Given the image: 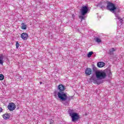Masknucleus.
I'll return each mask as SVG.
<instances>
[{
    "mask_svg": "<svg viewBox=\"0 0 124 124\" xmlns=\"http://www.w3.org/2000/svg\"><path fill=\"white\" fill-rule=\"evenodd\" d=\"M58 89L60 91L57 93L59 98L62 101H65L68 98V94L63 92L65 90V86L62 84H60L58 86Z\"/></svg>",
    "mask_w": 124,
    "mask_h": 124,
    "instance_id": "1",
    "label": "nucleus"
},
{
    "mask_svg": "<svg viewBox=\"0 0 124 124\" xmlns=\"http://www.w3.org/2000/svg\"><path fill=\"white\" fill-rule=\"evenodd\" d=\"M107 8L108 10H109V11H110V12H112V13H114V14H115L116 17V19L120 20V22L121 23L122 22H123V19L121 18L118 15H117V12H118V13L120 12V9L117 8L115 6V4H114L113 3L108 2V5L107 6Z\"/></svg>",
    "mask_w": 124,
    "mask_h": 124,
    "instance_id": "2",
    "label": "nucleus"
},
{
    "mask_svg": "<svg viewBox=\"0 0 124 124\" xmlns=\"http://www.w3.org/2000/svg\"><path fill=\"white\" fill-rule=\"evenodd\" d=\"M69 113L71 118H72V122H75L76 121H78V120H79V115H78V113H75V112H74V110L69 109Z\"/></svg>",
    "mask_w": 124,
    "mask_h": 124,
    "instance_id": "3",
    "label": "nucleus"
},
{
    "mask_svg": "<svg viewBox=\"0 0 124 124\" xmlns=\"http://www.w3.org/2000/svg\"><path fill=\"white\" fill-rule=\"evenodd\" d=\"M88 11H89V8L86 6H83L80 9V13L82 16H79V18L81 21L85 19V15L88 13Z\"/></svg>",
    "mask_w": 124,
    "mask_h": 124,
    "instance_id": "4",
    "label": "nucleus"
},
{
    "mask_svg": "<svg viewBox=\"0 0 124 124\" xmlns=\"http://www.w3.org/2000/svg\"><path fill=\"white\" fill-rule=\"evenodd\" d=\"M95 76L97 79H104L106 77V73L103 71H96Z\"/></svg>",
    "mask_w": 124,
    "mask_h": 124,
    "instance_id": "5",
    "label": "nucleus"
},
{
    "mask_svg": "<svg viewBox=\"0 0 124 124\" xmlns=\"http://www.w3.org/2000/svg\"><path fill=\"white\" fill-rule=\"evenodd\" d=\"M7 108L10 111H14L16 109V105L14 103H10L7 106Z\"/></svg>",
    "mask_w": 124,
    "mask_h": 124,
    "instance_id": "6",
    "label": "nucleus"
},
{
    "mask_svg": "<svg viewBox=\"0 0 124 124\" xmlns=\"http://www.w3.org/2000/svg\"><path fill=\"white\" fill-rule=\"evenodd\" d=\"M29 37V35L26 32H23L21 34V38H22L23 40H27Z\"/></svg>",
    "mask_w": 124,
    "mask_h": 124,
    "instance_id": "7",
    "label": "nucleus"
},
{
    "mask_svg": "<svg viewBox=\"0 0 124 124\" xmlns=\"http://www.w3.org/2000/svg\"><path fill=\"white\" fill-rule=\"evenodd\" d=\"M92 72H93L92 69L90 68H87L85 70V74L87 75V76H89V75H91V74H92Z\"/></svg>",
    "mask_w": 124,
    "mask_h": 124,
    "instance_id": "8",
    "label": "nucleus"
},
{
    "mask_svg": "<svg viewBox=\"0 0 124 124\" xmlns=\"http://www.w3.org/2000/svg\"><path fill=\"white\" fill-rule=\"evenodd\" d=\"M3 59H4V55L3 54L0 55V64H3Z\"/></svg>",
    "mask_w": 124,
    "mask_h": 124,
    "instance_id": "9",
    "label": "nucleus"
},
{
    "mask_svg": "<svg viewBox=\"0 0 124 124\" xmlns=\"http://www.w3.org/2000/svg\"><path fill=\"white\" fill-rule=\"evenodd\" d=\"M98 67H103L105 65V63L103 62H99L97 64Z\"/></svg>",
    "mask_w": 124,
    "mask_h": 124,
    "instance_id": "10",
    "label": "nucleus"
},
{
    "mask_svg": "<svg viewBox=\"0 0 124 124\" xmlns=\"http://www.w3.org/2000/svg\"><path fill=\"white\" fill-rule=\"evenodd\" d=\"M3 118L4 120H8V119L10 118V115L8 113H6L3 115Z\"/></svg>",
    "mask_w": 124,
    "mask_h": 124,
    "instance_id": "11",
    "label": "nucleus"
},
{
    "mask_svg": "<svg viewBox=\"0 0 124 124\" xmlns=\"http://www.w3.org/2000/svg\"><path fill=\"white\" fill-rule=\"evenodd\" d=\"M108 2H101V3L102 4V7H105L107 5H108Z\"/></svg>",
    "mask_w": 124,
    "mask_h": 124,
    "instance_id": "12",
    "label": "nucleus"
},
{
    "mask_svg": "<svg viewBox=\"0 0 124 124\" xmlns=\"http://www.w3.org/2000/svg\"><path fill=\"white\" fill-rule=\"evenodd\" d=\"M21 29L22 30H27V25L25 23H22L21 24Z\"/></svg>",
    "mask_w": 124,
    "mask_h": 124,
    "instance_id": "13",
    "label": "nucleus"
},
{
    "mask_svg": "<svg viewBox=\"0 0 124 124\" xmlns=\"http://www.w3.org/2000/svg\"><path fill=\"white\" fill-rule=\"evenodd\" d=\"M109 54L110 55H112V54H113V53H114V52H115V51H116V49L114 48H112L109 49Z\"/></svg>",
    "mask_w": 124,
    "mask_h": 124,
    "instance_id": "14",
    "label": "nucleus"
},
{
    "mask_svg": "<svg viewBox=\"0 0 124 124\" xmlns=\"http://www.w3.org/2000/svg\"><path fill=\"white\" fill-rule=\"evenodd\" d=\"M95 40L96 42H97V43H100V42H101V39H100L97 37L95 38Z\"/></svg>",
    "mask_w": 124,
    "mask_h": 124,
    "instance_id": "15",
    "label": "nucleus"
},
{
    "mask_svg": "<svg viewBox=\"0 0 124 124\" xmlns=\"http://www.w3.org/2000/svg\"><path fill=\"white\" fill-rule=\"evenodd\" d=\"M93 52L92 51L89 52V53L87 55L88 58H91L92 57V55H93Z\"/></svg>",
    "mask_w": 124,
    "mask_h": 124,
    "instance_id": "16",
    "label": "nucleus"
},
{
    "mask_svg": "<svg viewBox=\"0 0 124 124\" xmlns=\"http://www.w3.org/2000/svg\"><path fill=\"white\" fill-rule=\"evenodd\" d=\"M3 79H4V76H3L2 74H0V80H3Z\"/></svg>",
    "mask_w": 124,
    "mask_h": 124,
    "instance_id": "17",
    "label": "nucleus"
},
{
    "mask_svg": "<svg viewBox=\"0 0 124 124\" xmlns=\"http://www.w3.org/2000/svg\"><path fill=\"white\" fill-rule=\"evenodd\" d=\"M16 46L17 49H18V48H19V47L20 46V44H19V43H18V42H16Z\"/></svg>",
    "mask_w": 124,
    "mask_h": 124,
    "instance_id": "18",
    "label": "nucleus"
},
{
    "mask_svg": "<svg viewBox=\"0 0 124 124\" xmlns=\"http://www.w3.org/2000/svg\"><path fill=\"white\" fill-rule=\"evenodd\" d=\"M2 112V108H0V113H1Z\"/></svg>",
    "mask_w": 124,
    "mask_h": 124,
    "instance_id": "19",
    "label": "nucleus"
},
{
    "mask_svg": "<svg viewBox=\"0 0 124 124\" xmlns=\"http://www.w3.org/2000/svg\"><path fill=\"white\" fill-rule=\"evenodd\" d=\"M54 123V121L53 120H51V123H50V124H52Z\"/></svg>",
    "mask_w": 124,
    "mask_h": 124,
    "instance_id": "20",
    "label": "nucleus"
},
{
    "mask_svg": "<svg viewBox=\"0 0 124 124\" xmlns=\"http://www.w3.org/2000/svg\"><path fill=\"white\" fill-rule=\"evenodd\" d=\"M40 84H42V82H40Z\"/></svg>",
    "mask_w": 124,
    "mask_h": 124,
    "instance_id": "21",
    "label": "nucleus"
}]
</instances>
